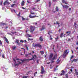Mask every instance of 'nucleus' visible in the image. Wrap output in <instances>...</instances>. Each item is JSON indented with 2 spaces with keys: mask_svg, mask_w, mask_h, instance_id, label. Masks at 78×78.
<instances>
[{
  "mask_svg": "<svg viewBox=\"0 0 78 78\" xmlns=\"http://www.w3.org/2000/svg\"><path fill=\"white\" fill-rule=\"evenodd\" d=\"M75 71L76 72H75L76 74L78 75V72H77L76 69H75Z\"/></svg>",
  "mask_w": 78,
  "mask_h": 78,
  "instance_id": "nucleus-22",
  "label": "nucleus"
},
{
  "mask_svg": "<svg viewBox=\"0 0 78 78\" xmlns=\"http://www.w3.org/2000/svg\"><path fill=\"white\" fill-rule=\"evenodd\" d=\"M25 61H30V59H25Z\"/></svg>",
  "mask_w": 78,
  "mask_h": 78,
  "instance_id": "nucleus-30",
  "label": "nucleus"
},
{
  "mask_svg": "<svg viewBox=\"0 0 78 78\" xmlns=\"http://www.w3.org/2000/svg\"><path fill=\"white\" fill-rule=\"evenodd\" d=\"M20 61H21L22 62V63H23V62H24V61H25V59H23V60H22L21 59Z\"/></svg>",
  "mask_w": 78,
  "mask_h": 78,
  "instance_id": "nucleus-23",
  "label": "nucleus"
},
{
  "mask_svg": "<svg viewBox=\"0 0 78 78\" xmlns=\"http://www.w3.org/2000/svg\"><path fill=\"white\" fill-rule=\"evenodd\" d=\"M2 57L3 58H5V55H4V54H3L2 55Z\"/></svg>",
  "mask_w": 78,
  "mask_h": 78,
  "instance_id": "nucleus-38",
  "label": "nucleus"
},
{
  "mask_svg": "<svg viewBox=\"0 0 78 78\" xmlns=\"http://www.w3.org/2000/svg\"><path fill=\"white\" fill-rule=\"evenodd\" d=\"M70 33V31H67L66 33L68 34V35H69Z\"/></svg>",
  "mask_w": 78,
  "mask_h": 78,
  "instance_id": "nucleus-25",
  "label": "nucleus"
},
{
  "mask_svg": "<svg viewBox=\"0 0 78 78\" xmlns=\"http://www.w3.org/2000/svg\"><path fill=\"white\" fill-rule=\"evenodd\" d=\"M16 48V46H13L12 47V49H13V50H15Z\"/></svg>",
  "mask_w": 78,
  "mask_h": 78,
  "instance_id": "nucleus-18",
  "label": "nucleus"
},
{
  "mask_svg": "<svg viewBox=\"0 0 78 78\" xmlns=\"http://www.w3.org/2000/svg\"><path fill=\"white\" fill-rule=\"evenodd\" d=\"M28 77L27 76H25L23 77V78H27Z\"/></svg>",
  "mask_w": 78,
  "mask_h": 78,
  "instance_id": "nucleus-47",
  "label": "nucleus"
},
{
  "mask_svg": "<svg viewBox=\"0 0 78 78\" xmlns=\"http://www.w3.org/2000/svg\"><path fill=\"white\" fill-rule=\"evenodd\" d=\"M20 12H19V13L17 15V16H19V17H20Z\"/></svg>",
  "mask_w": 78,
  "mask_h": 78,
  "instance_id": "nucleus-34",
  "label": "nucleus"
},
{
  "mask_svg": "<svg viewBox=\"0 0 78 78\" xmlns=\"http://www.w3.org/2000/svg\"><path fill=\"white\" fill-rule=\"evenodd\" d=\"M30 14H31L34 15L35 14V13H34L32 12H30Z\"/></svg>",
  "mask_w": 78,
  "mask_h": 78,
  "instance_id": "nucleus-32",
  "label": "nucleus"
},
{
  "mask_svg": "<svg viewBox=\"0 0 78 78\" xmlns=\"http://www.w3.org/2000/svg\"><path fill=\"white\" fill-rule=\"evenodd\" d=\"M13 61L15 62V64H16V60H15V59H14Z\"/></svg>",
  "mask_w": 78,
  "mask_h": 78,
  "instance_id": "nucleus-53",
  "label": "nucleus"
},
{
  "mask_svg": "<svg viewBox=\"0 0 78 78\" xmlns=\"http://www.w3.org/2000/svg\"><path fill=\"white\" fill-rule=\"evenodd\" d=\"M59 38V37L58 36L57 38H55V41H58V39Z\"/></svg>",
  "mask_w": 78,
  "mask_h": 78,
  "instance_id": "nucleus-28",
  "label": "nucleus"
},
{
  "mask_svg": "<svg viewBox=\"0 0 78 78\" xmlns=\"http://www.w3.org/2000/svg\"><path fill=\"white\" fill-rule=\"evenodd\" d=\"M26 47L27 49V50H28V46H26Z\"/></svg>",
  "mask_w": 78,
  "mask_h": 78,
  "instance_id": "nucleus-40",
  "label": "nucleus"
},
{
  "mask_svg": "<svg viewBox=\"0 0 78 78\" xmlns=\"http://www.w3.org/2000/svg\"><path fill=\"white\" fill-rule=\"evenodd\" d=\"M58 67H59V65H57L56 66V68L57 69L58 68Z\"/></svg>",
  "mask_w": 78,
  "mask_h": 78,
  "instance_id": "nucleus-54",
  "label": "nucleus"
},
{
  "mask_svg": "<svg viewBox=\"0 0 78 78\" xmlns=\"http://www.w3.org/2000/svg\"><path fill=\"white\" fill-rule=\"evenodd\" d=\"M27 40H28V41H30L31 40H33V38L30 39V38H28L27 39Z\"/></svg>",
  "mask_w": 78,
  "mask_h": 78,
  "instance_id": "nucleus-27",
  "label": "nucleus"
},
{
  "mask_svg": "<svg viewBox=\"0 0 78 78\" xmlns=\"http://www.w3.org/2000/svg\"><path fill=\"white\" fill-rule=\"evenodd\" d=\"M49 7H50V6H51V2L50 1L49 2Z\"/></svg>",
  "mask_w": 78,
  "mask_h": 78,
  "instance_id": "nucleus-29",
  "label": "nucleus"
},
{
  "mask_svg": "<svg viewBox=\"0 0 78 78\" xmlns=\"http://www.w3.org/2000/svg\"><path fill=\"white\" fill-rule=\"evenodd\" d=\"M68 51V50L67 49L65 50L64 52L63 56H66L67 55H68L69 54V51Z\"/></svg>",
  "mask_w": 78,
  "mask_h": 78,
  "instance_id": "nucleus-3",
  "label": "nucleus"
},
{
  "mask_svg": "<svg viewBox=\"0 0 78 78\" xmlns=\"http://www.w3.org/2000/svg\"><path fill=\"white\" fill-rule=\"evenodd\" d=\"M41 74H44V73L45 72V71L44 70V68L43 66H41Z\"/></svg>",
  "mask_w": 78,
  "mask_h": 78,
  "instance_id": "nucleus-5",
  "label": "nucleus"
},
{
  "mask_svg": "<svg viewBox=\"0 0 78 78\" xmlns=\"http://www.w3.org/2000/svg\"><path fill=\"white\" fill-rule=\"evenodd\" d=\"M20 42H22V43H23V40H20Z\"/></svg>",
  "mask_w": 78,
  "mask_h": 78,
  "instance_id": "nucleus-43",
  "label": "nucleus"
},
{
  "mask_svg": "<svg viewBox=\"0 0 78 78\" xmlns=\"http://www.w3.org/2000/svg\"><path fill=\"white\" fill-rule=\"evenodd\" d=\"M71 8H69V11H71Z\"/></svg>",
  "mask_w": 78,
  "mask_h": 78,
  "instance_id": "nucleus-64",
  "label": "nucleus"
},
{
  "mask_svg": "<svg viewBox=\"0 0 78 78\" xmlns=\"http://www.w3.org/2000/svg\"><path fill=\"white\" fill-rule=\"evenodd\" d=\"M61 73L60 74V76H62V75H64L65 74V73H66V72L64 71V70H62L61 71Z\"/></svg>",
  "mask_w": 78,
  "mask_h": 78,
  "instance_id": "nucleus-7",
  "label": "nucleus"
},
{
  "mask_svg": "<svg viewBox=\"0 0 78 78\" xmlns=\"http://www.w3.org/2000/svg\"><path fill=\"white\" fill-rule=\"evenodd\" d=\"M62 1L63 3H65L66 5H68V3L66 2L65 0H62Z\"/></svg>",
  "mask_w": 78,
  "mask_h": 78,
  "instance_id": "nucleus-13",
  "label": "nucleus"
},
{
  "mask_svg": "<svg viewBox=\"0 0 78 78\" xmlns=\"http://www.w3.org/2000/svg\"><path fill=\"white\" fill-rule=\"evenodd\" d=\"M40 1V0H37L36 1L37 2H39Z\"/></svg>",
  "mask_w": 78,
  "mask_h": 78,
  "instance_id": "nucleus-61",
  "label": "nucleus"
},
{
  "mask_svg": "<svg viewBox=\"0 0 78 78\" xmlns=\"http://www.w3.org/2000/svg\"><path fill=\"white\" fill-rule=\"evenodd\" d=\"M27 2L28 3H31V2H29L28 1H27Z\"/></svg>",
  "mask_w": 78,
  "mask_h": 78,
  "instance_id": "nucleus-48",
  "label": "nucleus"
},
{
  "mask_svg": "<svg viewBox=\"0 0 78 78\" xmlns=\"http://www.w3.org/2000/svg\"><path fill=\"white\" fill-rule=\"evenodd\" d=\"M4 38L6 42H7V43H8H8H9V41H8V40L7 39V38H6V37H4Z\"/></svg>",
  "mask_w": 78,
  "mask_h": 78,
  "instance_id": "nucleus-12",
  "label": "nucleus"
},
{
  "mask_svg": "<svg viewBox=\"0 0 78 78\" xmlns=\"http://www.w3.org/2000/svg\"><path fill=\"white\" fill-rule=\"evenodd\" d=\"M19 42V40H16V41L15 42V43H16L17 44H20V43Z\"/></svg>",
  "mask_w": 78,
  "mask_h": 78,
  "instance_id": "nucleus-15",
  "label": "nucleus"
},
{
  "mask_svg": "<svg viewBox=\"0 0 78 78\" xmlns=\"http://www.w3.org/2000/svg\"><path fill=\"white\" fill-rule=\"evenodd\" d=\"M56 24H57V25H59V22L57 21L56 23Z\"/></svg>",
  "mask_w": 78,
  "mask_h": 78,
  "instance_id": "nucleus-35",
  "label": "nucleus"
},
{
  "mask_svg": "<svg viewBox=\"0 0 78 78\" xmlns=\"http://www.w3.org/2000/svg\"><path fill=\"white\" fill-rule=\"evenodd\" d=\"M31 60H33V61H34V59H33L32 58L30 59H29V61H31Z\"/></svg>",
  "mask_w": 78,
  "mask_h": 78,
  "instance_id": "nucleus-46",
  "label": "nucleus"
},
{
  "mask_svg": "<svg viewBox=\"0 0 78 78\" xmlns=\"http://www.w3.org/2000/svg\"><path fill=\"white\" fill-rule=\"evenodd\" d=\"M59 60V58H58L56 62V64H59L60 62V60Z\"/></svg>",
  "mask_w": 78,
  "mask_h": 78,
  "instance_id": "nucleus-17",
  "label": "nucleus"
},
{
  "mask_svg": "<svg viewBox=\"0 0 78 78\" xmlns=\"http://www.w3.org/2000/svg\"><path fill=\"white\" fill-rule=\"evenodd\" d=\"M27 36L28 37H32L31 35H30V34H27Z\"/></svg>",
  "mask_w": 78,
  "mask_h": 78,
  "instance_id": "nucleus-26",
  "label": "nucleus"
},
{
  "mask_svg": "<svg viewBox=\"0 0 78 78\" xmlns=\"http://www.w3.org/2000/svg\"><path fill=\"white\" fill-rule=\"evenodd\" d=\"M62 6L64 8H66V9H68V8H69V6L67 5H62Z\"/></svg>",
  "mask_w": 78,
  "mask_h": 78,
  "instance_id": "nucleus-8",
  "label": "nucleus"
},
{
  "mask_svg": "<svg viewBox=\"0 0 78 78\" xmlns=\"http://www.w3.org/2000/svg\"><path fill=\"white\" fill-rule=\"evenodd\" d=\"M21 63L20 62L19 63L17 64H15V66H19V64H21Z\"/></svg>",
  "mask_w": 78,
  "mask_h": 78,
  "instance_id": "nucleus-21",
  "label": "nucleus"
},
{
  "mask_svg": "<svg viewBox=\"0 0 78 78\" xmlns=\"http://www.w3.org/2000/svg\"><path fill=\"white\" fill-rule=\"evenodd\" d=\"M61 30V29H59V30L58 31H59V32Z\"/></svg>",
  "mask_w": 78,
  "mask_h": 78,
  "instance_id": "nucleus-55",
  "label": "nucleus"
},
{
  "mask_svg": "<svg viewBox=\"0 0 78 78\" xmlns=\"http://www.w3.org/2000/svg\"><path fill=\"white\" fill-rule=\"evenodd\" d=\"M22 9H25V8L22 7Z\"/></svg>",
  "mask_w": 78,
  "mask_h": 78,
  "instance_id": "nucleus-60",
  "label": "nucleus"
},
{
  "mask_svg": "<svg viewBox=\"0 0 78 78\" xmlns=\"http://www.w3.org/2000/svg\"><path fill=\"white\" fill-rule=\"evenodd\" d=\"M64 34V33H62L60 35V37H62V36H63Z\"/></svg>",
  "mask_w": 78,
  "mask_h": 78,
  "instance_id": "nucleus-24",
  "label": "nucleus"
},
{
  "mask_svg": "<svg viewBox=\"0 0 78 78\" xmlns=\"http://www.w3.org/2000/svg\"><path fill=\"white\" fill-rule=\"evenodd\" d=\"M73 57H74L73 55L71 57L70 60H71V59H72V58H73Z\"/></svg>",
  "mask_w": 78,
  "mask_h": 78,
  "instance_id": "nucleus-39",
  "label": "nucleus"
},
{
  "mask_svg": "<svg viewBox=\"0 0 78 78\" xmlns=\"http://www.w3.org/2000/svg\"><path fill=\"white\" fill-rule=\"evenodd\" d=\"M76 45H77L78 46V41L76 42Z\"/></svg>",
  "mask_w": 78,
  "mask_h": 78,
  "instance_id": "nucleus-57",
  "label": "nucleus"
},
{
  "mask_svg": "<svg viewBox=\"0 0 78 78\" xmlns=\"http://www.w3.org/2000/svg\"><path fill=\"white\" fill-rule=\"evenodd\" d=\"M26 20H28V18H27L26 19Z\"/></svg>",
  "mask_w": 78,
  "mask_h": 78,
  "instance_id": "nucleus-62",
  "label": "nucleus"
},
{
  "mask_svg": "<svg viewBox=\"0 0 78 78\" xmlns=\"http://www.w3.org/2000/svg\"><path fill=\"white\" fill-rule=\"evenodd\" d=\"M35 9H36V8L34 7L32 9V10H35Z\"/></svg>",
  "mask_w": 78,
  "mask_h": 78,
  "instance_id": "nucleus-50",
  "label": "nucleus"
},
{
  "mask_svg": "<svg viewBox=\"0 0 78 78\" xmlns=\"http://www.w3.org/2000/svg\"><path fill=\"white\" fill-rule=\"evenodd\" d=\"M0 45H2V41L0 40Z\"/></svg>",
  "mask_w": 78,
  "mask_h": 78,
  "instance_id": "nucleus-44",
  "label": "nucleus"
},
{
  "mask_svg": "<svg viewBox=\"0 0 78 78\" xmlns=\"http://www.w3.org/2000/svg\"><path fill=\"white\" fill-rule=\"evenodd\" d=\"M39 47L40 48H42V46L41 45L39 44H36L34 46V47Z\"/></svg>",
  "mask_w": 78,
  "mask_h": 78,
  "instance_id": "nucleus-4",
  "label": "nucleus"
},
{
  "mask_svg": "<svg viewBox=\"0 0 78 78\" xmlns=\"http://www.w3.org/2000/svg\"><path fill=\"white\" fill-rule=\"evenodd\" d=\"M36 74L37 73V72H35V73H34V76H36Z\"/></svg>",
  "mask_w": 78,
  "mask_h": 78,
  "instance_id": "nucleus-36",
  "label": "nucleus"
},
{
  "mask_svg": "<svg viewBox=\"0 0 78 78\" xmlns=\"http://www.w3.org/2000/svg\"><path fill=\"white\" fill-rule=\"evenodd\" d=\"M55 9L56 11H57V12H58L59 11V9H58V6H56Z\"/></svg>",
  "mask_w": 78,
  "mask_h": 78,
  "instance_id": "nucleus-20",
  "label": "nucleus"
},
{
  "mask_svg": "<svg viewBox=\"0 0 78 78\" xmlns=\"http://www.w3.org/2000/svg\"><path fill=\"white\" fill-rule=\"evenodd\" d=\"M78 61V59H74L71 62V63H72L73 61H74V62H76Z\"/></svg>",
  "mask_w": 78,
  "mask_h": 78,
  "instance_id": "nucleus-16",
  "label": "nucleus"
},
{
  "mask_svg": "<svg viewBox=\"0 0 78 78\" xmlns=\"http://www.w3.org/2000/svg\"><path fill=\"white\" fill-rule=\"evenodd\" d=\"M40 52L41 53V54H44V51H40Z\"/></svg>",
  "mask_w": 78,
  "mask_h": 78,
  "instance_id": "nucleus-49",
  "label": "nucleus"
},
{
  "mask_svg": "<svg viewBox=\"0 0 78 78\" xmlns=\"http://www.w3.org/2000/svg\"><path fill=\"white\" fill-rule=\"evenodd\" d=\"M25 2L24 1H23L21 4V6H24L25 5Z\"/></svg>",
  "mask_w": 78,
  "mask_h": 78,
  "instance_id": "nucleus-9",
  "label": "nucleus"
},
{
  "mask_svg": "<svg viewBox=\"0 0 78 78\" xmlns=\"http://www.w3.org/2000/svg\"><path fill=\"white\" fill-rule=\"evenodd\" d=\"M26 20V19H25L23 17H22V20Z\"/></svg>",
  "mask_w": 78,
  "mask_h": 78,
  "instance_id": "nucleus-31",
  "label": "nucleus"
},
{
  "mask_svg": "<svg viewBox=\"0 0 78 78\" xmlns=\"http://www.w3.org/2000/svg\"><path fill=\"white\" fill-rule=\"evenodd\" d=\"M32 57H33V58H33V59H34V55H33Z\"/></svg>",
  "mask_w": 78,
  "mask_h": 78,
  "instance_id": "nucleus-51",
  "label": "nucleus"
},
{
  "mask_svg": "<svg viewBox=\"0 0 78 78\" xmlns=\"http://www.w3.org/2000/svg\"><path fill=\"white\" fill-rule=\"evenodd\" d=\"M53 54L51 53L50 54V55L49 57V59L51 60V64H53V63L55 62V61H54V60L56 59V58H57V54H55V55H54L53 57Z\"/></svg>",
  "mask_w": 78,
  "mask_h": 78,
  "instance_id": "nucleus-1",
  "label": "nucleus"
},
{
  "mask_svg": "<svg viewBox=\"0 0 78 78\" xmlns=\"http://www.w3.org/2000/svg\"><path fill=\"white\" fill-rule=\"evenodd\" d=\"M29 54V55H32L31 53H29V54Z\"/></svg>",
  "mask_w": 78,
  "mask_h": 78,
  "instance_id": "nucleus-59",
  "label": "nucleus"
},
{
  "mask_svg": "<svg viewBox=\"0 0 78 78\" xmlns=\"http://www.w3.org/2000/svg\"><path fill=\"white\" fill-rule=\"evenodd\" d=\"M2 3H3V1H2V2L0 3V5H2Z\"/></svg>",
  "mask_w": 78,
  "mask_h": 78,
  "instance_id": "nucleus-42",
  "label": "nucleus"
},
{
  "mask_svg": "<svg viewBox=\"0 0 78 78\" xmlns=\"http://www.w3.org/2000/svg\"><path fill=\"white\" fill-rule=\"evenodd\" d=\"M35 29L36 27L34 26H30V33H33V31L35 30Z\"/></svg>",
  "mask_w": 78,
  "mask_h": 78,
  "instance_id": "nucleus-2",
  "label": "nucleus"
},
{
  "mask_svg": "<svg viewBox=\"0 0 78 78\" xmlns=\"http://www.w3.org/2000/svg\"><path fill=\"white\" fill-rule=\"evenodd\" d=\"M39 40L41 41V42H42V41H43V39L42 38V36H41L39 38Z\"/></svg>",
  "mask_w": 78,
  "mask_h": 78,
  "instance_id": "nucleus-19",
  "label": "nucleus"
},
{
  "mask_svg": "<svg viewBox=\"0 0 78 78\" xmlns=\"http://www.w3.org/2000/svg\"><path fill=\"white\" fill-rule=\"evenodd\" d=\"M29 17L30 18H31V19H34V18H35V17H39V16H36V15L32 16L31 14L29 15Z\"/></svg>",
  "mask_w": 78,
  "mask_h": 78,
  "instance_id": "nucleus-6",
  "label": "nucleus"
},
{
  "mask_svg": "<svg viewBox=\"0 0 78 78\" xmlns=\"http://www.w3.org/2000/svg\"><path fill=\"white\" fill-rule=\"evenodd\" d=\"M35 24V25H37V23H34V24Z\"/></svg>",
  "mask_w": 78,
  "mask_h": 78,
  "instance_id": "nucleus-45",
  "label": "nucleus"
},
{
  "mask_svg": "<svg viewBox=\"0 0 78 78\" xmlns=\"http://www.w3.org/2000/svg\"><path fill=\"white\" fill-rule=\"evenodd\" d=\"M65 76H66V78H68V74H66Z\"/></svg>",
  "mask_w": 78,
  "mask_h": 78,
  "instance_id": "nucleus-37",
  "label": "nucleus"
},
{
  "mask_svg": "<svg viewBox=\"0 0 78 78\" xmlns=\"http://www.w3.org/2000/svg\"><path fill=\"white\" fill-rule=\"evenodd\" d=\"M14 5H15V4H13V5H11V6L12 8H13L14 7Z\"/></svg>",
  "mask_w": 78,
  "mask_h": 78,
  "instance_id": "nucleus-33",
  "label": "nucleus"
},
{
  "mask_svg": "<svg viewBox=\"0 0 78 78\" xmlns=\"http://www.w3.org/2000/svg\"><path fill=\"white\" fill-rule=\"evenodd\" d=\"M37 64H39V61L38 60H37Z\"/></svg>",
  "mask_w": 78,
  "mask_h": 78,
  "instance_id": "nucleus-52",
  "label": "nucleus"
},
{
  "mask_svg": "<svg viewBox=\"0 0 78 78\" xmlns=\"http://www.w3.org/2000/svg\"><path fill=\"white\" fill-rule=\"evenodd\" d=\"M29 54H26L25 55V57H28V56Z\"/></svg>",
  "mask_w": 78,
  "mask_h": 78,
  "instance_id": "nucleus-41",
  "label": "nucleus"
},
{
  "mask_svg": "<svg viewBox=\"0 0 78 78\" xmlns=\"http://www.w3.org/2000/svg\"><path fill=\"white\" fill-rule=\"evenodd\" d=\"M33 46H34H34L35 45H34V43H33Z\"/></svg>",
  "mask_w": 78,
  "mask_h": 78,
  "instance_id": "nucleus-63",
  "label": "nucleus"
},
{
  "mask_svg": "<svg viewBox=\"0 0 78 78\" xmlns=\"http://www.w3.org/2000/svg\"><path fill=\"white\" fill-rule=\"evenodd\" d=\"M71 51H72V54H73V51L72 50Z\"/></svg>",
  "mask_w": 78,
  "mask_h": 78,
  "instance_id": "nucleus-56",
  "label": "nucleus"
},
{
  "mask_svg": "<svg viewBox=\"0 0 78 78\" xmlns=\"http://www.w3.org/2000/svg\"><path fill=\"white\" fill-rule=\"evenodd\" d=\"M45 27L44 26H42V28L41 29V31H42L43 30H45Z\"/></svg>",
  "mask_w": 78,
  "mask_h": 78,
  "instance_id": "nucleus-14",
  "label": "nucleus"
},
{
  "mask_svg": "<svg viewBox=\"0 0 78 78\" xmlns=\"http://www.w3.org/2000/svg\"><path fill=\"white\" fill-rule=\"evenodd\" d=\"M34 56L35 58H37L36 55H34Z\"/></svg>",
  "mask_w": 78,
  "mask_h": 78,
  "instance_id": "nucleus-58",
  "label": "nucleus"
},
{
  "mask_svg": "<svg viewBox=\"0 0 78 78\" xmlns=\"http://www.w3.org/2000/svg\"><path fill=\"white\" fill-rule=\"evenodd\" d=\"M0 26H4V25H6V24L5 23H3L2 22L0 23Z\"/></svg>",
  "mask_w": 78,
  "mask_h": 78,
  "instance_id": "nucleus-10",
  "label": "nucleus"
},
{
  "mask_svg": "<svg viewBox=\"0 0 78 78\" xmlns=\"http://www.w3.org/2000/svg\"><path fill=\"white\" fill-rule=\"evenodd\" d=\"M6 3V4H8V5H9V2L7 0L5 2H4V3H3L4 5H5V4Z\"/></svg>",
  "mask_w": 78,
  "mask_h": 78,
  "instance_id": "nucleus-11",
  "label": "nucleus"
}]
</instances>
